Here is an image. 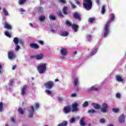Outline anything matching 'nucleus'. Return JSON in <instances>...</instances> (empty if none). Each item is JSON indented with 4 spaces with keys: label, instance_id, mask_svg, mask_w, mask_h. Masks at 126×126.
Returning <instances> with one entry per match:
<instances>
[{
    "label": "nucleus",
    "instance_id": "nucleus-17",
    "mask_svg": "<svg viewBox=\"0 0 126 126\" xmlns=\"http://www.w3.org/2000/svg\"><path fill=\"white\" fill-rule=\"evenodd\" d=\"M98 51V47H95L92 50V52L90 53V56L92 57V56H94L97 53Z\"/></svg>",
    "mask_w": 126,
    "mask_h": 126
},
{
    "label": "nucleus",
    "instance_id": "nucleus-15",
    "mask_svg": "<svg viewBox=\"0 0 126 126\" xmlns=\"http://www.w3.org/2000/svg\"><path fill=\"white\" fill-rule=\"evenodd\" d=\"M4 25V28H5V29H7V30H11V29H12V27H11V25H10V24H9L8 23H3Z\"/></svg>",
    "mask_w": 126,
    "mask_h": 126
},
{
    "label": "nucleus",
    "instance_id": "nucleus-43",
    "mask_svg": "<svg viewBox=\"0 0 126 126\" xmlns=\"http://www.w3.org/2000/svg\"><path fill=\"white\" fill-rule=\"evenodd\" d=\"M25 1H26V0H19L18 2L20 5H21L23 4Z\"/></svg>",
    "mask_w": 126,
    "mask_h": 126
},
{
    "label": "nucleus",
    "instance_id": "nucleus-35",
    "mask_svg": "<svg viewBox=\"0 0 126 126\" xmlns=\"http://www.w3.org/2000/svg\"><path fill=\"white\" fill-rule=\"evenodd\" d=\"M46 18V17H45V16H41L40 17H39V20L40 21H41V22H43V21H44V20H45Z\"/></svg>",
    "mask_w": 126,
    "mask_h": 126
},
{
    "label": "nucleus",
    "instance_id": "nucleus-32",
    "mask_svg": "<svg viewBox=\"0 0 126 126\" xmlns=\"http://www.w3.org/2000/svg\"><path fill=\"white\" fill-rule=\"evenodd\" d=\"M34 107L35 110H37V109H38L40 107V103H39L38 102H35L34 104Z\"/></svg>",
    "mask_w": 126,
    "mask_h": 126
},
{
    "label": "nucleus",
    "instance_id": "nucleus-11",
    "mask_svg": "<svg viewBox=\"0 0 126 126\" xmlns=\"http://www.w3.org/2000/svg\"><path fill=\"white\" fill-rule=\"evenodd\" d=\"M78 106V103H77V102L73 103L72 104V112H77V111H78V108H77Z\"/></svg>",
    "mask_w": 126,
    "mask_h": 126
},
{
    "label": "nucleus",
    "instance_id": "nucleus-44",
    "mask_svg": "<svg viewBox=\"0 0 126 126\" xmlns=\"http://www.w3.org/2000/svg\"><path fill=\"white\" fill-rule=\"evenodd\" d=\"M20 49V46H19L18 44H16L15 50L17 52V51H19Z\"/></svg>",
    "mask_w": 126,
    "mask_h": 126
},
{
    "label": "nucleus",
    "instance_id": "nucleus-13",
    "mask_svg": "<svg viewBox=\"0 0 126 126\" xmlns=\"http://www.w3.org/2000/svg\"><path fill=\"white\" fill-rule=\"evenodd\" d=\"M29 111V117L30 118H33V115H34V107L33 106H31Z\"/></svg>",
    "mask_w": 126,
    "mask_h": 126
},
{
    "label": "nucleus",
    "instance_id": "nucleus-61",
    "mask_svg": "<svg viewBox=\"0 0 126 126\" xmlns=\"http://www.w3.org/2000/svg\"><path fill=\"white\" fill-rule=\"evenodd\" d=\"M76 4H78V5H79V1H76Z\"/></svg>",
    "mask_w": 126,
    "mask_h": 126
},
{
    "label": "nucleus",
    "instance_id": "nucleus-20",
    "mask_svg": "<svg viewBox=\"0 0 126 126\" xmlns=\"http://www.w3.org/2000/svg\"><path fill=\"white\" fill-rule=\"evenodd\" d=\"M71 28H72V29H73V30H74L75 32H77L79 28L78 26L76 24L72 25L71 26Z\"/></svg>",
    "mask_w": 126,
    "mask_h": 126
},
{
    "label": "nucleus",
    "instance_id": "nucleus-19",
    "mask_svg": "<svg viewBox=\"0 0 126 126\" xmlns=\"http://www.w3.org/2000/svg\"><path fill=\"white\" fill-rule=\"evenodd\" d=\"M45 92L47 95H48V96H51V97H53L54 96V94H53V92L51 91H50L49 90H46L45 91Z\"/></svg>",
    "mask_w": 126,
    "mask_h": 126
},
{
    "label": "nucleus",
    "instance_id": "nucleus-22",
    "mask_svg": "<svg viewBox=\"0 0 126 126\" xmlns=\"http://www.w3.org/2000/svg\"><path fill=\"white\" fill-rule=\"evenodd\" d=\"M116 78L117 81H118V82H123V81H124V79L120 75L116 76Z\"/></svg>",
    "mask_w": 126,
    "mask_h": 126
},
{
    "label": "nucleus",
    "instance_id": "nucleus-16",
    "mask_svg": "<svg viewBox=\"0 0 126 126\" xmlns=\"http://www.w3.org/2000/svg\"><path fill=\"white\" fill-rule=\"evenodd\" d=\"M30 47L32 49H39V45L35 43H31L30 44Z\"/></svg>",
    "mask_w": 126,
    "mask_h": 126
},
{
    "label": "nucleus",
    "instance_id": "nucleus-29",
    "mask_svg": "<svg viewBox=\"0 0 126 126\" xmlns=\"http://www.w3.org/2000/svg\"><path fill=\"white\" fill-rule=\"evenodd\" d=\"M4 35L7 37H8V38L11 37V34H10V33H9V32L7 31H5L4 32Z\"/></svg>",
    "mask_w": 126,
    "mask_h": 126
},
{
    "label": "nucleus",
    "instance_id": "nucleus-1",
    "mask_svg": "<svg viewBox=\"0 0 126 126\" xmlns=\"http://www.w3.org/2000/svg\"><path fill=\"white\" fill-rule=\"evenodd\" d=\"M115 20V14L111 13L110 15L109 18L106 23L104 25L103 30L102 31V37L103 38H107L110 34V26L111 25V22Z\"/></svg>",
    "mask_w": 126,
    "mask_h": 126
},
{
    "label": "nucleus",
    "instance_id": "nucleus-26",
    "mask_svg": "<svg viewBox=\"0 0 126 126\" xmlns=\"http://www.w3.org/2000/svg\"><path fill=\"white\" fill-rule=\"evenodd\" d=\"M67 121H63L57 125V126H67Z\"/></svg>",
    "mask_w": 126,
    "mask_h": 126
},
{
    "label": "nucleus",
    "instance_id": "nucleus-30",
    "mask_svg": "<svg viewBox=\"0 0 126 126\" xmlns=\"http://www.w3.org/2000/svg\"><path fill=\"white\" fill-rule=\"evenodd\" d=\"M86 39L89 42H90L91 41V40H92V36H91V35H90V34L87 35Z\"/></svg>",
    "mask_w": 126,
    "mask_h": 126
},
{
    "label": "nucleus",
    "instance_id": "nucleus-48",
    "mask_svg": "<svg viewBox=\"0 0 126 126\" xmlns=\"http://www.w3.org/2000/svg\"><path fill=\"white\" fill-rule=\"evenodd\" d=\"M70 97H71L72 98H74L75 97H76V93H74L70 95Z\"/></svg>",
    "mask_w": 126,
    "mask_h": 126
},
{
    "label": "nucleus",
    "instance_id": "nucleus-4",
    "mask_svg": "<svg viewBox=\"0 0 126 126\" xmlns=\"http://www.w3.org/2000/svg\"><path fill=\"white\" fill-rule=\"evenodd\" d=\"M43 58L44 55L43 54H37L31 57V59H34V60H37V61H41V60H43Z\"/></svg>",
    "mask_w": 126,
    "mask_h": 126
},
{
    "label": "nucleus",
    "instance_id": "nucleus-21",
    "mask_svg": "<svg viewBox=\"0 0 126 126\" xmlns=\"http://www.w3.org/2000/svg\"><path fill=\"white\" fill-rule=\"evenodd\" d=\"M74 18L75 19H79V21H80V14L78 13H73Z\"/></svg>",
    "mask_w": 126,
    "mask_h": 126
},
{
    "label": "nucleus",
    "instance_id": "nucleus-10",
    "mask_svg": "<svg viewBox=\"0 0 126 126\" xmlns=\"http://www.w3.org/2000/svg\"><path fill=\"white\" fill-rule=\"evenodd\" d=\"M125 121V117L124 114L120 115L118 119V122L119 124H124Z\"/></svg>",
    "mask_w": 126,
    "mask_h": 126
},
{
    "label": "nucleus",
    "instance_id": "nucleus-18",
    "mask_svg": "<svg viewBox=\"0 0 126 126\" xmlns=\"http://www.w3.org/2000/svg\"><path fill=\"white\" fill-rule=\"evenodd\" d=\"M85 120V118H84V117H82L80 119V126H85V125H86V123L84 121Z\"/></svg>",
    "mask_w": 126,
    "mask_h": 126
},
{
    "label": "nucleus",
    "instance_id": "nucleus-14",
    "mask_svg": "<svg viewBox=\"0 0 126 126\" xmlns=\"http://www.w3.org/2000/svg\"><path fill=\"white\" fill-rule=\"evenodd\" d=\"M60 53L63 57H64L67 55V51L65 48H62L60 50Z\"/></svg>",
    "mask_w": 126,
    "mask_h": 126
},
{
    "label": "nucleus",
    "instance_id": "nucleus-34",
    "mask_svg": "<svg viewBox=\"0 0 126 126\" xmlns=\"http://www.w3.org/2000/svg\"><path fill=\"white\" fill-rule=\"evenodd\" d=\"M49 18L50 20H56V16L54 15H50Z\"/></svg>",
    "mask_w": 126,
    "mask_h": 126
},
{
    "label": "nucleus",
    "instance_id": "nucleus-60",
    "mask_svg": "<svg viewBox=\"0 0 126 126\" xmlns=\"http://www.w3.org/2000/svg\"><path fill=\"white\" fill-rule=\"evenodd\" d=\"M15 68H16V65L13 66V67H12L13 70H14V69H15Z\"/></svg>",
    "mask_w": 126,
    "mask_h": 126
},
{
    "label": "nucleus",
    "instance_id": "nucleus-5",
    "mask_svg": "<svg viewBox=\"0 0 126 126\" xmlns=\"http://www.w3.org/2000/svg\"><path fill=\"white\" fill-rule=\"evenodd\" d=\"M44 86L47 89H52L54 87V82L52 81L47 82L44 84Z\"/></svg>",
    "mask_w": 126,
    "mask_h": 126
},
{
    "label": "nucleus",
    "instance_id": "nucleus-49",
    "mask_svg": "<svg viewBox=\"0 0 126 126\" xmlns=\"http://www.w3.org/2000/svg\"><path fill=\"white\" fill-rule=\"evenodd\" d=\"M63 100V97H62L61 96L58 97V101H59V102H62Z\"/></svg>",
    "mask_w": 126,
    "mask_h": 126
},
{
    "label": "nucleus",
    "instance_id": "nucleus-55",
    "mask_svg": "<svg viewBox=\"0 0 126 126\" xmlns=\"http://www.w3.org/2000/svg\"><path fill=\"white\" fill-rule=\"evenodd\" d=\"M20 12H22V13H23V12H25V10L23 9V8H21L20 9Z\"/></svg>",
    "mask_w": 126,
    "mask_h": 126
},
{
    "label": "nucleus",
    "instance_id": "nucleus-23",
    "mask_svg": "<svg viewBox=\"0 0 126 126\" xmlns=\"http://www.w3.org/2000/svg\"><path fill=\"white\" fill-rule=\"evenodd\" d=\"M79 84V81H78V78L76 77L74 80V86H78Z\"/></svg>",
    "mask_w": 126,
    "mask_h": 126
},
{
    "label": "nucleus",
    "instance_id": "nucleus-40",
    "mask_svg": "<svg viewBox=\"0 0 126 126\" xmlns=\"http://www.w3.org/2000/svg\"><path fill=\"white\" fill-rule=\"evenodd\" d=\"M87 106H88V102L86 101L83 104V108H85L86 107H87Z\"/></svg>",
    "mask_w": 126,
    "mask_h": 126
},
{
    "label": "nucleus",
    "instance_id": "nucleus-31",
    "mask_svg": "<svg viewBox=\"0 0 126 126\" xmlns=\"http://www.w3.org/2000/svg\"><path fill=\"white\" fill-rule=\"evenodd\" d=\"M63 12L64 14H67V7H64L63 9Z\"/></svg>",
    "mask_w": 126,
    "mask_h": 126
},
{
    "label": "nucleus",
    "instance_id": "nucleus-9",
    "mask_svg": "<svg viewBox=\"0 0 126 126\" xmlns=\"http://www.w3.org/2000/svg\"><path fill=\"white\" fill-rule=\"evenodd\" d=\"M15 54L13 51H11L8 53V57L9 60H13V59H15Z\"/></svg>",
    "mask_w": 126,
    "mask_h": 126
},
{
    "label": "nucleus",
    "instance_id": "nucleus-51",
    "mask_svg": "<svg viewBox=\"0 0 126 126\" xmlns=\"http://www.w3.org/2000/svg\"><path fill=\"white\" fill-rule=\"evenodd\" d=\"M66 24L67 26H72L71 24L69 21H66Z\"/></svg>",
    "mask_w": 126,
    "mask_h": 126
},
{
    "label": "nucleus",
    "instance_id": "nucleus-6",
    "mask_svg": "<svg viewBox=\"0 0 126 126\" xmlns=\"http://www.w3.org/2000/svg\"><path fill=\"white\" fill-rule=\"evenodd\" d=\"M108 104H107L106 103H103L102 104V107L100 109V111L101 112H102V113H106L108 111Z\"/></svg>",
    "mask_w": 126,
    "mask_h": 126
},
{
    "label": "nucleus",
    "instance_id": "nucleus-46",
    "mask_svg": "<svg viewBox=\"0 0 126 126\" xmlns=\"http://www.w3.org/2000/svg\"><path fill=\"white\" fill-rule=\"evenodd\" d=\"M38 11H39V12H42V11H44V10L43 9V8L42 7H39L37 8Z\"/></svg>",
    "mask_w": 126,
    "mask_h": 126
},
{
    "label": "nucleus",
    "instance_id": "nucleus-54",
    "mask_svg": "<svg viewBox=\"0 0 126 126\" xmlns=\"http://www.w3.org/2000/svg\"><path fill=\"white\" fill-rule=\"evenodd\" d=\"M10 121L11 122H12V123H14V122H15V120L14 119V118H13V117H11L10 118Z\"/></svg>",
    "mask_w": 126,
    "mask_h": 126
},
{
    "label": "nucleus",
    "instance_id": "nucleus-47",
    "mask_svg": "<svg viewBox=\"0 0 126 126\" xmlns=\"http://www.w3.org/2000/svg\"><path fill=\"white\" fill-rule=\"evenodd\" d=\"M116 98H117L118 99H120V98H121V94L118 93L116 94Z\"/></svg>",
    "mask_w": 126,
    "mask_h": 126
},
{
    "label": "nucleus",
    "instance_id": "nucleus-8",
    "mask_svg": "<svg viewBox=\"0 0 126 126\" xmlns=\"http://www.w3.org/2000/svg\"><path fill=\"white\" fill-rule=\"evenodd\" d=\"M27 92V86H24L21 88V94L23 96H25V95H26Z\"/></svg>",
    "mask_w": 126,
    "mask_h": 126
},
{
    "label": "nucleus",
    "instance_id": "nucleus-56",
    "mask_svg": "<svg viewBox=\"0 0 126 126\" xmlns=\"http://www.w3.org/2000/svg\"><path fill=\"white\" fill-rule=\"evenodd\" d=\"M12 84H13V80H10V85L11 86H12Z\"/></svg>",
    "mask_w": 126,
    "mask_h": 126
},
{
    "label": "nucleus",
    "instance_id": "nucleus-33",
    "mask_svg": "<svg viewBox=\"0 0 126 126\" xmlns=\"http://www.w3.org/2000/svg\"><path fill=\"white\" fill-rule=\"evenodd\" d=\"M89 22L90 23H94L95 22V18H90L89 19Z\"/></svg>",
    "mask_w": 126,
    "mask_h": 126
},
{
    "label": "nucleus",
    "instance_id": "nucleus-42",
    "mask_svg": "<svg viewBox=\"0 0 126 126\" xmlns=\"http://www.w3.org/2000/svg\"><path fill=\"white\" fill-rule=\"evenodd\" d=\"M112 111L114 113H119L120 109H119V108H113Z\"/></svg>",
    "mask_w": 126,
    "mask_h": 126
},
{
    "label": "nucleus",
    "instance_id": "nucleus-2",
    "mask_svg": "<svg viewBox=\"0 0 126 126\" xmlns=\"http://www.w3.org/2000/svg\"><path fill=\"white\" fill-rule=\"evenodd\" d=\"M37 71L39 74H44L47 70V64L43 63L40 65H38L37 67Z\"/></svg>",
    "mask_w": 126,
    "mask_h": 126
},
{
    "label": "nucleus",
    "instance_id": "nucleus-57",
    "mask_svg": "<svg viewBox=\"0 0 126 126\" xmlns=\"http://www.w3.org/2000/svg\"><path fill=\"white\" fill-rule=\"evenodd\" d=\"M96 3H97V4L98 5H100V1H99V0H96Z\"/></svg>",
    "mask_w": 126,
    "mask_h": 126
},
{
    "label": "nucleus",
    "instance_id": "nucleus-38",
    "mask_svg": "<svg viewBox=\"0 0 126 126\" xmlns=\"http://www.w3.org/2000/svg\"><path fill=\"white\" fill-rule=\"evenodd\" d=\"M105 6H103L101 8V14H104L105 13Z\"/></svg>",
    "mask_w": 126,
    "mask_h": 126
},
{
    "label": "nucleus",
    "instance_id": "nucleus-24",
    "mask_svg": "<svg viewBox=\"0 0 126 126\" xmlns=\"http://www.w3.org/2000/svg\"><path fill=\"white\" fill-rule=\"evenodd\" d=\"M92 106H93L94 108V109H96V110H98V109H100V105H99L98 104L92 103Z\"/></svg>",
    "mask_w": 126,
    "mask_h": 126
},
{
    "label": "nucleus",
    "instance_id": "nucleus-53",
    "mask_svg": "<svg viewBox=\"0 0 126 126\" xmlns=\"http://www.w3.org/2000/svg\"><path fill=\"white\" fill-rule=\"evenodd\" d=\"M59 2H62V3L65 4V0H60Z\"/></svg>",
    "mask_w": 126,
    "mask_h": 126
},
{
    "label": "nucleus",
    "instance_id": "nucleus-64",
    "mask_svg": "<svg viewBox=\"0 0 126 126\" xmlns=\"http://www.w3.org/2000/svg\"><path fill=\"white\" fill-rule=\"evenodd\" d=\"M55 82H57L59 81V79H55Z\"/></svg>",
    "mask_w": 126,
    "mask_h": 126
},
{
    "label": "nucleus",
    "instance_id": "nucleus-41",
    "mask_svg": "<svg viewBox=\"0 0 126 126\" xmlns=\"http://www.w3.org/2000/svg\"><path fill=\"white\" fill-rule=\"evenodd\" d=\"M74 122H75V119L74 118V117L71 118L69 120V123L70 124H73V123H74Z\"/></svg>",
    "mask_w": 126,
    "mask_h": 126
},
{
    "label": "nucleus",
    "instance_id": "nucleus-36",
    "mask_svg": "<svg viewBox=\"0 0 126 126\" xmlns=\"http://www.w3.org/2000/svg\"><path fill=\"white\" fill-rule=\"evenodd\" d=\"M18 111L19 113L21 114H23V113H24V110L21 108H18Z\"/></svg>",
    "mask_w": 126,
    "mask_h": 126
},
{
    "label": "nucleus",
    "instance_id": "nucleus-59",
    "mask_svg": "<svg viewBox=\"0 0 126 126\" xmlns=\"http://www.w3.org/2000/svg\"><path fill=\"white\" fill-rule=\"evenodd\" d=\"M51 32H52L53 33H55V32H56V30H54V29H52L51 30Z\"/></svg>",
    "mask_w": 126,
    "mask_h": 126
},
{
    "label": "nucleus",
    "instance_id": "nucleus-63",
    "mask_svg": "<svg viewBox=\"0 0 126 126\" xmlns=\"http://www.w3.org/2000/svg\"><path fill=\"white\" fill-rule=\"evenodd\" d=\"M76 54H77V52L74 51V55H76Z\"/></svg>",
    "mask_w": 126,
    "mask_h": 126
},
{
    "label": "nucleus",
    "instance_id": "nucleus-45",
    "mask_svg": "<svg viewBox=\"0 0 126 126\" xmlns=\"http://www.w3.org/2000/svg\"><path fill=\"white\" fill-rule=\"evenodd\" d=\"M99 122L101 124H105V123H106V120L105 119H100Z\"/></svg>",
    "mask_w": 126,
    "mask_h": 126
},
{
    "label": "nucleus",
    "instance_id": "nucleus-58",
    "mask_svg": "<svg viewBox=\"0 0 126 126\" xmlns=\"http://www.w3.org/2000/svg\"><path fill=\"white\" fill-rule=\"evenodd\" d=\"M71 5L72 8H75V5H74L72 3H71Z\"/></svg>",
    "mask_w": 126,
    "mask_h": 126
},
{
    "label": "nucleus",
    "instance_id": "nucleus-25",
    "mask_svg": "<svg viewBox=\"0 0 126 126\" xmlns=\"http://www.w3.org/2000/svg\"><path fill=\"white\" fill-rule=\"evenodd\" d=\"M60 35L63 37H66L68 35V32L66 31H63L61 32Z\"/></svg>",
    "mask_w": 126,
    "mask_h": 126
},
{
    "label": "nucleus",
    "instance_id": "nucleus-39",
    "mask_svg": "<svg viewBox=\"0 0 126 126\" xmlns=\"http://www.w3.org/2000/svg\"><path fill=\"white\" fill-rule=\"evenodd\" d=\"M88 113H91V114H94V113H96V111H95V110L92 109L89 110L88 111Z\"/></svg>",
    "mask_w": 126,
    "mask_h": 126
},
{
    "label": "nucleus",
    "instance_id": "nucleus-52",
    "mask_svg": "<svg viewBox=\"0 0 126 126\" xmlns=\"http://www.w3.org/2000/svg\"><path fill=\"white\" fill-rule=\"evenodd\" d=\"M38 43H39V44H40V45H44V41L42 40H38Z\"/></svg>",
    "mask_w": 126,
    "mask_h": 126
},
{
    "label": "nucleus",
    "instance_id": "nucleus-27",
    "mask_svg": "<svg viewBox=\"0 0 126 126\" xmlns=\"http://www.w3.org/2000/svg\"><path fill=\"white\" fill-rule=\"evenodd\" d=\"M2 11L5 16H8V15H9V14L8 13V11L6 10V9H5V8H3Z\"/></svg>",
    "mask_w": 126,
    "mask_h": 126
},
{
    "label": "nucleus",
    "instance_id": "nucleus-50",
    "mask_svg": "<svg viewBox=\"0 0 126 126\" xmlns=\"http://www.w3.org/2000/svg\"><path fill=\"white\" fill-rule=\"evenodd\" d=\"M58 15H59V16H60V17H62L63 16V15L62 14V12L59 11L58 13H57Z\"/></svg>",
    "mask_w": 126,
    "mask_h": 126
},
{
    "label": "nucleus",
    "instance_id": "nucleus-3",
    "mask_svg": "<svg viewBox=\"0 0 126 126\" xmlns=\"http://www.w3.org/2000/svg\"><path fill=\"white\" fill-rule=\"evenodd\" d=\"M83 6L86 10H90L92 7V1L91 0H84Z\"/></svg>",
    "mask_w": 126,
    "mask_h": 126
},
{
    "label": "nucleus",
    "instance_id": "nucleus-12",
    "mask_svg": "<svg viewBox=\"0 0 126 126\" xmlns=\"http://www.w3.org/2000/svg\"><path fill=\"white\" fill-rule=\"evenodd\" d=\"M71 108V107L70 105H68V106H67L64 107V108L63 109V113H64V114H68V113H69V112H70Z\"/></svg>",
    "mask_w": 126,
    "mask_h": 126
},
{
    "label": "nucleus",
    "instance_id": "nucleus-7",
    "mask_svg": "<svg viewBox=\"0 0 126 126\" xmlns=\"http://www.w3.org/2000/svg\"><path fill=\"white\" fill-rule=\"evenodd\" d=\"M13 42L15 45H18V44H20L22 47H23V41L21 40V39H18V38L15 37L13 39Z\"/></svg>",
    "mask_w": 126,
    "mask_h": 126
},
{
    "label": "nucleus",
    "instance_id": "nucleus-62",
    "mask_svg": "<svg viewBox=\"0 0 126 126\" xmlns=\"http://www.w3.org/2000/svg\"><path fill=\"white\" fill-rule=\"evenodd\" d=\"M29 25H30V26H31V27H33V25L32 24V23H30Z\"/></svg>",
    "mask_w": 126,
    "mask_h": 126
},
{
    "label": "nucleus",
    "instance_id": "nucleus-28",
    "mask_svg": "<svg viewBox=\"0 0 126 126\" xmlns=\"http://www.w3.org/2000/svg\"><path fill=\"white\" fill-rule=\"evenodd\" d=\"M97 90H98V88H95L94 86H92L88 90V91H97Z\"/></svg>",
    "mask_w": 126,
    "mask_h": 126
},
{
    "label": "nucleus",
    "instance_id": "nucleus-37",
    "mask_svg": "<svg viewBox=\"0 0 126 126\" xmlns=\"http://www.w3.org/2000/svg\"><path fill=\"white\" fill-rule=\"evenodd\" d=\"M3 104L2 102H0V112H2L3 111Z\"/></svg>",
    "mask_w": 126,
    "mask_h": 126
}]
</instances>
